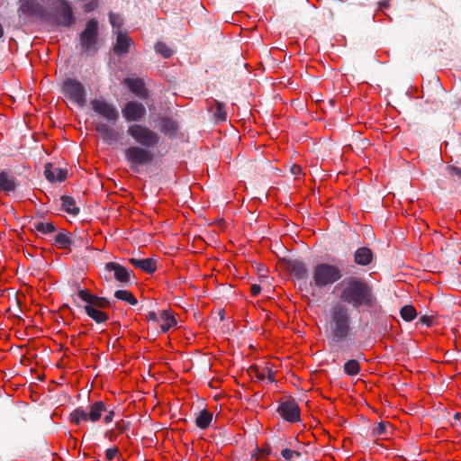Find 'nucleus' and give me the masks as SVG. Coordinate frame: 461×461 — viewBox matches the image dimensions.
<instances>
[{"label": "nucleus", "instance_id": "f3484780", "mask_svg": "<svg viewBox=\"0 0 461 461\" xmlns=\"http://www.w3.org/2000/svg\"><path fill=\"white\" fill-rule=\"evenodd\" d=\"M18 12L26 16H43L44 10L35 0H20Z\"/></svg>", "mask_w": 461, "mask_h": 461}, {"label": "nucleus", "instance_id": "20e7f679", "mask_svg": "<svg viewBox=\"0 0 461 461\" xmlns=\"http://www.w3.org/2000/svg\"><path fill=\"white\" fill-rule=\"evenodd\" d=\"M105 411L107 412V414L104 416V421L106 423H110L113 420L114 411L113 410L108 411L106 404L103 401H97L91 404L89 411H86L82 407L75 409L69 414V420L72 423L76 425H79L83 421L96 422L102 417L103 412Z\"/></svg>", "mask_w": 461, "mask_h": 461}, {"label": "nucleus", "instance_id": "09e8293b", "mask_svg": "<svg viewBox=\"0 0 461 461\" xmlns=\"http://www.w3.org/2000/svg\"><path fill=\"white\" fill-rule=\"evenodd\" d=\"M250 289H251L252 295L256 296L260 293L261 286L259 285L255 284L251 286Z\"/></svg>", "mask_w": 461, "mask_h": 461}, {"label": "nucleus", "instance_id": "4be33fe9", "mask_svg": "<svg viewBox=\"0 0 461 461\" xmlns=\"http://www.w3.org/2000/svg\"><path fill=\"white\" fill-rule=\"evenodd\" d=\"M125 83L129 89L137 96L142 99L148 98V90L145 87L144 82L140 78L131 79L127 78Z\"/></svg>", "mask_w": 461, "mask_h": 461}, {"label": "nucleus", "instance_id": "a19ab883", "mask_svg": "<svg viewBox=\"0 0 461 461\" xmlns=\"http://www.w3.org/2000/svg\"><path fill=\"white\" fill-rule=\"evenodd\" d=\"M109 21L113 27H118L120 28L122 25V18L119 14L114 13L109 14Z\"/></svg>", "mask_w": 461, "mask_h": 461}, {"label": "nucleus", "instance_id": "0eeeda50", "mask_svg": "<svg viewBox=\"0 0 461 461\" xmlns=\"http://www.w3.org/2000/svg\"><path fill=\"white\" fill-rule=\"evenodd\" d=\"M124 158L133 172H139L141 166L150 165L155 158L154 153L150 149L133 145L124 149Z\"/></svg>", "mask_w": 461, "mask_h": 461}, {"label": "nucleus", "instance_id": "c85d7f7f", "mask_svg": "<svg viewBox=\"0 0 461 461\" xmlns=\"http://www.w3.org/2000/svg\"><path fill=\"white\" fill-rule=\"evenodd\" d=\"M55 244L59 249H70L71 248V234L66 230H61L54 238Z\"/></svg>", "mask_w": 461, "mask_h": 461}, {"label": "nucleus", "instance_id": "4468645a", "mask_svg": "<svg viewBox=\"0 0 461 461\" xmlns=\"http://www.w3.org/2000/svg\"><path fill=\"white\" fill-rule=\"evenodd\" d=\"M105 270L113 272L114 278L123 285L130 284L131 282V276H134L132 271H130L125 267L116 262L106 263Z\"/></svg>", "mask_w": 461, "mask_h": 461}, {"label": "nucleus", "instance_id": "6ab92c4d", "mask_svg": "<svg viewBox=\"0 0 461 461\" xmlns=\"http://www.w3.org/2000/svg\"><path fill=\"white\" fill-rule=\"evenodd\" d=\"M374 253L371 249L367 247L358 248L353 255L354 263L360 267H366L374 260Z\"/></svg>", "mask_w": 461, "mask_h": 461}, {"label": "nucleus", "instance_id": "b1692460", "mask_svg": "<svg viewBox=\"0 0 461 461\" xmlns=\"http://www.w3.org/2000/svg\"><path fill=\"white\" fill-rule=\"evenodd\" d=\"M61 200V209L65 211L67 213L76 216L79 213L80 209L76 204V200L69 195H62L60 197Z\"/></svg>", "mask_w": 461, "mask_h": 461}, {"label": "nucleus", "instance_id": "c03bdc74", "mask_svg": "<svg viewBox=\"0 0 461 461\" xmlns=\"http://www.w3.org/2000/svg\"><path fill=\"white\" fill-rule=\"evenodd\" d=\"M98 6L97 0H91L90 2L84 5L83 9L86 13L94 11Z\"/></svg>", "mask_w": 461, "mask_h": 461}, {"label": "nucleus", "instance_id": "a878e982", "mask_svg": "<svg viewBox=\"0 0 461 461\" xmlns=\"http://www.w3.org/2000/svg\"><path fill=\"white\" fill-rule=\"evenodd\" d=\"M84 309L87 316L96 323H104L108 320L107 314L99 309L94 308V305H85Z\"/></svg>", "mask_w": 461, "mask_h": 461}, {"label": "nucleus", "instance_id": "dca6fc26", "mask_svg": "<svg viewBox=\"0 0 461 461\" xmlns=\"http://www.w3.org/2000/svg\"><path fill=\"white\" fill-rule=\"evenodd\" d=\"M19 185L17 178L9 170L0 171V190L5 194L15 192Z\"/></svg>", "mask_w": 461, "mask_h": 461}, {"label": "nucleus", "instance_id": "f257e3e1", "mask_svg": "<svg viewBox=\"0 0 461 461\" xmlns=\"http://www.w3.org/2000/svg\"><path fill=\"white\" fill-rule=\"evenodd\" d=\"M325 336L330 344H340L353 335L351 310L339 302L332 303L328 311Z\"/></svg>", "mask_w": 461, "mask_h": 461}, {"label": "nucleus", "instance_id": "e433bc0d", "mask_svg": "<svg viewBox=\"0 0 461 461\" xmlns=\"http://www.w3.org/2000/svg\"><path fill=\"white\" fill-rule=\"evenodd\" d=\"M71 247H75V248L87 247V242L85 240L83 236L74 235V236H71Z\"/></svg>", "mask_w": 461, "mask_h": 461}, {"label": "nucleus", "instance_id": "de8ad7c7", "mask_svg": "<svg viewBox=\"0 0 461 461\" xmlns=\"http://www.w3.org/2000/svg\"><path fill=\"white\" fill-rule=\"evenodd\" d=\"M146 318L149 320V321H154V322H158V318L157 316V313L155 312H149L146 315Z\"/></svg>", "mask_w": 461, "mask_h": 461}, {"label": "nucleus", "instance_id": "bb28decb", "mask_svg": "<svg viewBox=\"0 0 461 461\" xmlns=\"http://www.w3.org/2000/svg\"><path fill=\"white\" fill-rule=\"evenodd\" d=\"M160 319L162 321V323L160 324V329L163 333L167 332L170 328L176 324V321L170 310L162 311Z\"/></svg>", "mask_w": 461, "mask_h": 461}, {"label": "nucleus", "instance_id": "1a4fd4ad", "mask_svg": "<svg viewBox=\"0 0 461 461\" xmlns=\"http://www.w3.org/2000/svg\"><path fill=\"white\" fill-rule=\"evenodd\" d=\"M62 93L73 104L84 107L86 103V91L83 84L75 78H67L62 83Z\"/></svg>", "mask_w": 461, "mask_h": 461}, {"label": "nucleus", "instance_id": "ea45409f", "mask_svg": "<svg viewBox=\"0 0 461 461\" xmlns=\"http://www.w3.org/2000/svg\"><path fill=\"white\" fill-rule=\"evenodd\" d=\"M446 171L452 177H457V179H461V168L456 166H447L446 167Z\"/></svg>", "mask_w": 461, "mask_h": 461}, {"label": "nucleus", "instance_id": "a18cd8bd", "mask_svg": "<svg viewBox=\"0 0 461 461\" xmlns=\"http://www.w3.org/2000/svg\"><path fill=\"white\" fill-rule=\"evenodd\" d=\"M419 322L427 327H430L433 322V317L429 315H423L419 319Z\"/></svg>", "mask_w": 461, "mask_h": 461}, {"label": "nucleus", "instance_id": "423d86ee", "mask_svg": "<svg viewBox=\"0 0 461 461\" xmlns=\"http://www.w3.org/2000/svg\"><path fill=\"white\" fill-rule=\"evenodd\" d=\"M127 134L133 139L138 146L149 149L157 147L160 142V136L157 131L140 123L130 124L127 129Z\"/></svg>", "mask_w": 461, "mask_h": 461}, {"label": "nucleus", "instance_id": "6e6552de", "mask_svg": "<svg viewBox=\"0 0 461 461\" xmlns=\"http://www.w3.org/2000/svg\"><path fill=\"white\" fill-rule=\"evenodd\" d=\"M98 22L95 19L89 20L84 31L80 33L81 53L95 54L98 50Z\"/></svg>", "mask_w": 461, "mask_h": 461}, {"label": "nucleus", "instance_id": "cd10ccee", "mask_svg": "<svg viewBox=\"0 0 461 461\" xmlns=\"http://www.w3.org/2000/svg\"><path fill=\"white\" fill-rule=\"evenodd\" d=\"M212 420V413L203 409L198 412L195 418V424L201 429H207Z\"/></svg>", "mask_w": 461, "mask_h": 461}, {"label": "nucleus", "instance_id": "412c9836", "mask_svg": "<svg viewBox=\"0 0 461 461\" xmlns=\"http://www.w3.org/2000/svg\"><path fill=\"white\" fill-rule=\"evenodd\" d=\"M159 130L165 136L172 138L178 131V123L171 117L164 116L159 120Z\"/></svg>", "mask_w": 461, "mask_h": 461}, {"label": "nucleus", "instance_id": "49530a36", "mask_svg": "<svg viewBox=\"0 0 461 461\" xmlns=\"http://www.w3.org/2000/svg\"><path fill=\"white\" fill-rule=\"evenodd\" d=\"M454 111H461V95L452 103Z\"/></svg>", "mask_w": 461, "mask_h": 461}, {"label": "nucleus", "instance_id": "39448f33", "mask_svg": "<svg viewBox=\"0 0 461 461\" xmlns=\"http://www.w3.org/2000/svg\"><path fill=\"white\" fill-rule=\"evenodd\" d=\"M343 276L342 270L336 265L319 263L312 269V282L316 288L330 286Z\"/></svg>", "mask_w": 461, "mask_h": 461}, {"label": "nucleus", "instance_id": "5701e85b", "mask_svg": "<svg viewBox=\"0 0 461 461\" xmlns=\"http://www.w3.org/2000/svg\"><path fill=\"white\" fill-rule=\"evenodd\" d=\"M129 262L137 268H140L149 274H152L157 270V260L154 258H134L129 259Z\"/></svg>", "mask_w": 461, "mask_h": 461}, {"label": "nucleus", "instance_id": "f03ea898", "mask_svg": "<svg viewBox=\"0 0 461 461\" xmlns=\"http://www.w3.org/2000/svg\"><path fill=\"white\" fill-rule=\"evenodd\" d=\"M340 285L339 303L349 304L355 309L375 307L376 298L373 287L364 278L346 277Z\"/></svg>", "mask_w": 461, "mask_h": 461}, {"label": "nucleus", "instance_id": "864d4df0", "mask_svg": "<svg viewBox=\"0 0 461 461\" xmlns=\"http://www.w3.org/2000/svg\"><path fill=\"white\" fill-rule=\"evenodd\" d=\"M219 315H220V319H221V321H223V320H224V311H223V310H221V311L219 312Z\"/></svg>", "mask_w": 461, "mask_h": 461}, {"label": "nucleus", "instance_id": "7ed1b4c3", "mask_svg": "<svg viewBox=\"0 0 461 461\" xmlns=\"http://www.w3.org/2000/svg\"><path fill=\"white\" fill-rule=\"evenodd\" d=\"M91 106L95 113L107 121V122H97L95 123V130L101 135L102 140L107 145L117 144L122 133L109 123L115 124L119 120L118 109L104 99L92 100Z\"/></svg>", "mask_w": 461, "mask_h": 461}, {"label": "nucleus", "instance_id": "5fc2aeb1", "mask_svg": "<svg viewBox=\"0 0 461 461\" xmlns=\"http://www.w3.org/2000/svg\"><path fill=\"white\" fill-rule=\"evenodd\" d=\"M5 31L3 25L0 23V39L4 36Z\"/></svg>", "mask_w": 461, "mask_h": 461}, {"label": "nucleus", "instance_id": "37998d69", "mask_svg": "<svg viewBox=\"0 0 461 461\" xmlns=\"http://www.w3.org/2000/svg\"><path fill=\"white\" fill-rule=\"evenodd\" d=\"M118 453H119V450L116 447L108 448L105 451V457H106L107 461H113L115 458V456L118 455Z\"/></svg>", "mask_w": 461, "mask_h": 461}, {"label": "nucleus", "instance_id": "2f4dec72", "mask_svg": "<svg viewBox=\"0 0 461 461\" xmlns=\"http://www.w3.org/2000/svg\"><path fill=\"white\" fill-rule=\"evenodd\" d=\"M114 297L118 300H122L127 302L131 305H136L138 303V300L134 297V295L127 291V290H117L114 293Z\"/></svg>", "mask_w": 461, "mask_h": 461}, {"label": "nucleus", "instance_id": "9b49d317", "mask_svg": "<svg viewBox=\"0 0 461 461\" xmlns=\"http://www.w3.org/2000/svg\"><path fill=\"white\" fill-rule=\"evenodd\" d=\"M122 113L126 122H140L146 115V108L141 103L129 101L122 109Z\"/></svg>", "mask_w": 461, "mask_h": 461}, {"label": "nucleus", "instance_id": "393cba45", "mask_svg": "<svg viewBox=\"0 0 461 461\" xmlns=\"http://www.w3.org/2000/svg\"><path fill=\"white\" fill-rule=\"evenodd\" d=\"M131 42V39L126 34L119 33L113 51L118 55L128 53Z\"/></svg>", "mask_w": 461, "mask_h": 461}, {"label": "nucleus", "instance_id": "f704fd0d", "mask_svg": "<svg viewBox=\"0 0 461 461\" xmlns=\"http://www.w3.org/2000/svg\"><path fill=\"white\" fill-rule=\"evenodd\" d=\"M155 50L158 53L161 54L164 58H169L172 55L171 49L164 42H158L155 45Z\"/></svg>", "mask_w": 461, "mask_h": 461}, {"label": "nucleus", "instance_id": "c756f323", "mask_svg": "<svg viewBox=\"0 0 461 461\" xmlns=\"http://www.w3.org/2000/svg\"><path fill=\"white\" fill-rule=\"evenodd\" d=\"M33 229L45 235L54 233L57 230L54 223L50 221H35L33 223Z\"/></svg>", "mask_w": 461, "mask_h": 461}, {"label": "nucleus", "instance_id": "2eb2a0df", "mask_svg": "<svg viewBox=\"0 0 461 461\" xmlns=\"http://www.w3.org/2000/svg\"><path fill=\"white\" fill-rule=\"evenodd\" d=\"M77 296L84 302L86 303V305H94V308L96 309H104L111 306L110 301L105 297H99L97 295L92 294L88 290L80 289L77 292Z\"/></svg>", "mask_w": 461, "mask_h": 461}, {"label": "nucleus", "instance_id": "58836bf2", "mask_svg": "<svg viewBox=\"0 0 461 461\" xmlns=\"http://www.w3.org/2000/svg\"><path fill=\"white\" fill-rule=\"evenodd\" d=\"M387 422L381 421L372 429V435L378 436L386 433Z\"/></svg>", "mask_w": 461, "mask_h": 461}, {"label": "nucleus", "instance_id": "6e6d98bb", "mask_svg": "<svg viewBox=\"0 0 461 461\" xmlns=\"http://www.w3.org/2000/svg\"><path fill=\"white\" fill-rule=\"evenodd\" d=\"M459 418H460V413H458V412L455 413L454 419L455 420H459Z\"/></svg>", "mask_w": 461, "mask_h": 461}, {"label": "nucleus", "instance_id": "603ef678", "mask_svg": "<svg viewBox=\"0 0 461 461\" xmlns=\"http://www.w3.org/2000/svg\"><path fill=\"white\" fill-rule=\"evenodd\" d=\"M379 5L381 9L387 8L389 6V2L387 0L381 1Z\"/></svg>", "mask_w": 461, "mask_h": 461}, {"label": "nucleus", "instance_id": "aec40b11", "mask_svg": "<svg viewBox=\"0 0 461 461\" xmlns=\"http://www.w3.org/2000/svg\"><path fill=\"white\" fill-rule=\"evenodd\" d=\"M44 167V176L50 183L62 182L67 178L66 169L55 167L51 163H47Z\"/></svg>", "mask_w": 461, "mask_h": 461}, {"label": "nucleus", "instance_id": "f8f14e48", "mask_svg": "<svg viewBox=\"0 0 461 461\" xmlns=\"http://www.w3.org/2000/svg\"><path fill=\"white\" fill-rule=\"evenodd\" d=\"M277 412L285 420L290 423L300 421V408L294 399L281 402L277 408Z\"/></svg>", "mask_w": 461, "mask_h": 461}, {"label": "nucleus", "instance_id": "9d476101", "mask_svg": "<svg viewBox=\"0 0 461 461\" xmlns=\"http://www.w3.org/2000/svg\"><path fill=\"white\" fill-rule=\"evenodd\" d=\"M52 14L55 23L70 27L76 21L71 5L67 0H53Z\"/></svg>", "mask_w": 461, "mask_h": 461}, {"label": "nucleus", "instance_id": "4c0bfd02", "mask_svg": "<svg viewBox=\"0 0 461 461\" xmlns=\"http://www.w3.org/2000/svg\"><path fill=\"white\" fill-rule=\"evenodd\" d=\"M249 373L252 377H256L258 380H265L266 379V371L263 369L262 371L259 370L258 366H251L249 369Z\"/></svg>", "mask_w": 461, "mask_h": 461}, {"label": "nucleus", "instance_id": "8fccbe9b", "mask_svg": "<svg viewBox=\"0 0 461 461\" xmlns=\"http://www.w3.org/2000/svg\"><path fill=\"white\" fill-rule=\"evenodd\" d=\"M290 171L293 175H299L302 171V168L300 166L298 165H293L291 167H290Z\"/></svg>", "mask_w": 461, "mask_h": 461}, {"label": "nucleus", "instance_id": "72a5a7b5", "mask_svg": "<svg viewBox=\"0 0 461 461\" xmlns=\"http://www.w3.org/2000/svg\"><path fill=\"white\" fill-rule=\"evenodd\" d=\"M224 107V104L216 102V109L213 112V116L219 122H225L227 120V113Z\"/></svg>", "mask_w": 461, "mask_h": 461}, {"label": "nucleus", "instance_id": "7c9ffc66", "mask_svg": "<svg viewBox=\"0 0 461 461\" xmlns=\"http://www.w3.org/2000/svg\"><path fill=\"white\" fill-rule=\"evenodd\" d=\"M344 372L350 376H354L359 374L360 366L357 360L350 359L348 360L343 366Z\"/></svg>", "mask_w": 461, "mask_h": 461}, {"label": "nucleus", "instance_id": "473e14b6", "mask_svg": "<svg viewBox=\"0 0 461 461\" xmlns=\"http://www.w3.org/2000/svg\"><path fill=\"white\" fill-rule=\"evenodd\" d=\"M400 314L405 321H411L416 318L417 312L411 304H407L402 307Z\"/></svg>", "mask_w": 461, "mask_h": 461}, {"label": "nucleus", "instance_id": "3c124183", "mask_svg": "<svg viewBox=\"0 0 461 461\" xmlns=\"http://www.w3.org/2000/svg\"><path fill=\"white\" fill-rule=\"evenodd\" d=\"M265 371H266V378L267 377V379L270 381V382H274L275 379H274V375L272 373V370L269 369L268 367H266L265 368Z\"/></svg>", "mask_w": 461, "mask_h": 461}, {"label": "nucleus", "instance_id": "79ce46f5", "mask_svg": "<svg viewBox=\"0 0 461 461\" xmlns=\"http://www.w3.org/2000/svg\"><path fill=\"white\" fill-rule=\"evenodd\" d=\"M131 422L127 420H121L116 423V429L121 432H125L130 429Z\"/></svg>", "mask_w": 461, "mask_h": 461}, {"label": "nucleus", "instance_id": "ddd939ff", "mask_svg": "<svg viewBox=\"0 0 461 461\" xmlns=\"http://www.w3.org/2000/svg\"><path fill=\"white\" fill-rule=\"evenodd\" d=\"M427 19L429 25L438 30L448 28L450 23L447 13H446L442 8H438L435 5H432L427 15Z\"/></svg>", "mask_w": 461, "mask_h": 461}, {"label": "nucleus", "instance_id": "a211bd4d", "mask_svg": "<svg viewBox=\"0 0 461 461\" xmlns=\"http://www.w3.org/2000/svg\"><path fill=\"white\" fill-rule=\"evenodd\" d=\"M286 269L297 279H305L308 276L306 265L300 259H290L286 262Z\"/></svg>", "mask_w": 461, "mask_h": 461}, {"label": "nucleus", "instance_id": "c9c22d12", "mask_svg": "<svg viewBox=\"0 0 461 461\" xmlns=\"http://www.w3.org/2000/svg\"><path fill=\"white\" fill-rule=\"evenodd\" d=\"M281 456L287 461H294V458L301 457L302 454L299 451L284 448L281 451Z\"/></svg>", "mask_w": 461, "mask_h": 461}]
</instances>
